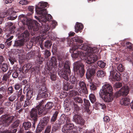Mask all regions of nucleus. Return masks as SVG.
Listing matches in <instances>:
<instances>
[{
    "mask_svg": "<svg viewBox=\"0 0 133 133\" xmlns=\"http://www.w3.org/2000/svg\"><path fill=\"white\" fill-rule=\"evenodd\" d=\"M29 35L28 32L26 30L21 34V37H22V39L26 42L29 40Z\"/></svg>",
    "mask_w": 133,
    "mask_h": 133,
    "instance_id": "obj_21",
    "label": "nucleus"
},
{
    "mask_svg": "<svg viewBox=\"0 0 133 133\" xmlns=\"http://www.w3.org/2000/svg\"><path fill=\"white\" fill-rule=\"evenodd\" d=\"M73 118L74 121L76 123L82 125L84 124V120L81 116L78 115H75L74 116Z\"/></svg>",
    "mask_w": 133,
    "mask_h": 133,
    "instance_id": "obj_15",
    "label": "nucleus"
},
{
    "mask_svg": "<svg viewBox=\"0 0 133 133\" xmlns=\"http://www.w3.org/2000/svg\"><path fill=\"white\" fill-rule=\"evenodd\" d=\"M49 118L48 117H45L43 118L39 123V125L41 126H44L46 125L49 121Z\"/></svg>",
    "mask_w": 133,
    "mask_h": 133,
    "instance_id": "obj_22",
    "label": "nucleus"
},
{
    "mask_svg": "<svg viewBox=\"0 0 133 133\" xmlns=\"http://www.w3.org/2000/svg\"><path fill=\"white\" fill-rule=\"evenodd\" d=\"M113 89L111 85L109 83L105 82L104 83L102 89L100 90L99 94H102L104 93L112 92Z\"/></svg>",
    "mask_w": 133,
    "mask_h": 133,
    "instance_id": "obj_6",
    "label": "nucleus"
},
{
    "mask_svg": "<svg viewBox=\"0 0 133 133\" xmlns=\"http://www.w3.org/2000/svg\"><path fill=\"white\" fill-rule=\"evenodd\" d=\"M34 9V7L32 6H30L28 7V9L31 12L30 14L31 15L33 13Z\"/></svg>",
    "mask_w": 133,
    "mask_h": 133,
    "instance_id": "obj_57",
    "label": "nucleus"
},
{
    "mask_svg": "<svg viewBox=\"0 0 133 133\" xmlns=\"http://www.w3.org/2000/svg\"><path fill=\"white\" fill-rule=\"evenodd\" d=\"M31 124L30 122H25L23 124V127L25 130H28L31 127Z\"/></svg>",
    "mask_w": 133,
    "mask_h": 133,
    "instance_id": "obj_34",
    "label": "nucleus"
},
{
    "mask_svg": "<svg viewBox=\"0 0 133 133\" xmlns=\"http://www.w3.org/2000/svg\"><path fill=\"white\" fill-rule=\"evenodd\" d=\"M87 50V52H85V56L86 63L89 64V67L87 68L86 74V77L89 79L93 76L95 73V70L97 68V65L93 63L97 59V56L94 54L97 51V49L95 47H88Z\"/></svg>",
    "mask_w": 133,
    "mask_h": 133,
    "instance_id": "obj_1",
    "label": "nucleus"
},
{
    "mask_svg": "<svg viewBox=\"0 0 133 133\" xmlns=\"http://www.w3.org/2000/svg\"><path fill=\"white\" fill-rule=\"evenodd\" d=\"M53 103L51 102H48L45 105V108L47 109H50L52 108L53 106Z\"/></svg>",
    "mask_w": 133,
    "mask_h": 133,
    "instance_id": "obj_37",
    "label": "nucleus"
},
{
    "mask_svg": "<svg viewBox=\"0 0 133 133\" xmlns=\"http://www.w3.org/2000/svg\"><path fill=\"white\" fill-rule=\"evenodd\" d=\"M25 42L23 39L21 38V39H18L15 41L14 46H18L23 45Z\"/></svg>",
    "mask_w": 133,
    "mask_h": 133,
    "instance_id": "obj_26",
    "label": "nucleus"
},
{
    "mask_svg": "<svg viewBox=\"0 0 133 133\" xmlns=\"http://www.w3.org/2000/svg\"><path fill=\"white\" fill-rule=\"evenodd\" d=\"M41 15L39 17L37 16H35V18L37 19L39 22L42 25L43 29L44 30L41 32L39 36L36 37V40L37 41H43L46 39L48 36V31L50 29V27L48 23H46L47 21H49L52 19V16L50 14L44 15L42 14H38Z\"/></svg>",
    "mask_w": 133,
    "mask_h": 133,
    "instance_id": "obj_2",
    "label": "nucleus"
},
{
    "mask_svg": "<svg viewBox=\"0 0 133 133\" xmlns=\"http://www.w3.org/2000/svg\"><path fill=\"white\" fill-rule=\"evenodd\" d=\"M15 7H12L11 9H10L7 13L6 12H2L0 14V24L2 23V18L5 17L7 14L10 15V17H8V19L10 20H14L17 18V16L15 15V13L18 12L16 10Z\"/></svg>",
    "mask_w": 133,
    "mask_h": 133,
    "instance_id": "obj_3",
    "label": "nucleus"
},
{
    "mask_svg": "<svg viewBox=\"0 0 133 133\" xmlns=\"http://www.w3.org/2000/svg\"><path fill=\"white\" fill-rule=\"evenodd\" d=\"M19 18L23 24H27V21H28V19L27 17L25 16L24 15H20L19 16Z\"/></svg>",
    "mask_w": 133,
    "mask_h": 133,
    "instance_id": "obj_28",
    "label": "nucleus"
},
{
    "mask_svg": "<svg viewBox=\"0 0 133 133\" xmlns=\"http://www.w3.org/2000/svg\"><path fill=\"white\" fill-rule=\"evenodd\" d=\"M71 40L73 42L79 43H83V41L81 37L78 36H76L75 37L72 38Z\"/></svg>",
    "mask_w": 133,
    "mask_h": 133,
    "instance_id": "obj_29",
    "label": "nucleus"
},
{
    "mask_svg": "<svg viewBox=\"0 0 133 133\" xmlns=\"http://www.w3.org/2000/svg\"><path fill=\"white\" fill-rule=\"evenodd\" d=\"M90 89L92 90H95L96 89V87L95 85L93 83H90Z\"/></svg>",
    "mask_w": 133,
    "mask_h": 133,
    "instance_id": "obj_54",
    "label": "nucleus"
},
{
    "mask_svg": "<svg viewBox=\"0 0 133 133\" xmlns=\"http://www.w3.org/2000/svg\"><path fill=\"white\" fill-rule=\"evenodd\" d=\"M74 70L78 75L82 77L85 73L84 65L81 61H78L74 63Z\"/></svg>",
    "mask_w": 133,
    "mask_h": 133,
    "instance_id": "obj_4",
    "label": "nucleus"
},
{
    "mask_svg": "<svg viewBox=\"0 0 133 133\" xmlns=\"http://www.w3.org/2000/svg\"><path fill=\"white\" fill-rule=\"evenodd\" d=\"M65 120V116L64 114H62L60 117V121L62 123H64Z\"/></svg>",
    "mask_w": 133,
    "mask_h": 133,
    "instance_id": "obj_50",
    "label": "nucleus"
},
{
    "mask_svg": "<svg viewBox=\"0 0 133 133\" xmlns=\"http://www.w3.org/2000/svg\"><path fill=\"white\" fill-rule=\"evenodd\" d=\"M126 45L127 48L131 49L132 47V44L129 42H127Z\"/></svg>",
    "mask_w": 133,
    "mask_h": 133,
    "instance_id": "obj_61",
    "label": "nucleus"
},
{
    "mask_svg": "<svg viewBox=\"0 0 133 133\" xmlns=\"http://www.w3.org/2000/svg\"><path fill=\"white\" fill-rule=\"evenodd\" d=\"M48 6V3L46 2L42 1L39 2L38 6L36 8V12L37 14H48L46 9L44 8L45 7H47Z\"/></svg>",
    "mask_w": 133,
    "mask_h": 133,
    "instance_id": "obj_5",
    "label": "nucleus"
},
{
    "mask_svg": "<svg viewBox=\"0 0 133 133\" xmlns=\"http://www.w3.org/2000/svg\"><path fill=\"white\" fill-rule=\"evenodd\" d=\"M130 103V99L128 97L122 98L120 101V103L121 105H128Z\"/></svg>",
    "mask_w": 133,
    "mask_h": 133,
    "instance_id": "obj_23",
    "label": "nucleus"
},
{
    "mask_svg": "<svg viewBox=\"0 0 133 133\" xmlns=\"http://www.w3.org/2000/svg\"><path fill=\"white\" fill-rule=\"evenodd\" d=\"M28 3V2L26 0H21L19 2V4L22 5L27 4Z\"/></svg>",
    "mask_w": 133,
    "mask_h": 133,
    "instance_id": "obj_51",
    "label": "nucleus"
},
{
    "mask_svg": "<svg viewBox=\"0 0 133 133\" xmlns=\"http://www.w3.org/2000/svg\"><path fill=\"white\" fill-rule=\"evenodd\" d=\"M63 57L62 56H58V61H59V65L60 67L63 66L64 68L66 69L68 73L70 72V69L69 66V62L66 61L64 63L63 59Z\"/></svg>",
    "mask_w": 133,
    "mask_h": 133,
    "instance_id": "obj_9",
    "label": "nucleus"
},
{
    "mask_svg": "<svg viewBox=\"0 0 133 133\" xmlns=\"http://www.w3.org/2000/svg\"><path fill=\"white\" fill-rule=\"evenodd\" d=\"M74 100L76 102L79 103H82L83 102V100L81 98L78 97H75Z\"/></svg>",
    "mask_w": 133,
    "mask_h": 133,
    "instance_id": "obj_43",
    "label": "nucleus"
},
{
    "mask_svg": "<svg viewBox=\"0 0 133 133\" xmlns=\"http://www.w3.org/2000/svg\"><path fill=\"white\" fill-rule=\"evenodd\" d=\"M74 127V125L72 123L66 124L64 125L62 129V130L63 132L68 133H74V131L72 129ZM75 132V133H76Z\"/></svg>",
    "mask_w": 133,
    "mask_h": 133,
    "instance_id": "obj_12",
    "label": "nucleus"
},
{
    "mask_svg": "<svg viewBox=\"0 0 133 133\" xmlns=\"http://www.w3.org/2000/svg\"><path fill=\"white\" fill-rule=\"evenodd\" d=\"M37 108L38 109V114L39 115L41 114L43 111V109L42 108V107H41V106L39 105L37 106Z\"/></svg>",
    "mask_w": 133,
    "mask_h": 133,
    "instance_id": "obj_46",
    "label": "nucleus"
},
{
    "mask_svg": "<svg viewBox=\"0 0 133 133\" xmlns=\"http://www.w3.org/2000/svg\"><path fill=\"white\" fill-rule=\"evenodd\" d=\"M117 69L119 71L122 72L124 70V68L122 64H120L118 66Z\"/></svg>",
    "mask_w": 133,
    "mask_h": 133,
    "instance_id": "obj_42",
    "label": "nucleus"
},
{
    "mask_svg": "<svg viewBox=\"0 0 133 133\" xmlns=\"http://www.w3.org/2000/svg\"><path fill=\"white\" fill-rule=\"evenodd\" d=\"M31 22L32 24L30 26L32 28L34 31H38L39 28L40 24L35 20L32 21Z\"/></svg>",
    "mask_w": 133,
    "mask_h": 133,
    "instance_id": "obj_20",
    "label": "nucleus"
},
{
    "mask_svg": "<svg viewBox=\"0 0 133 133\" xmlns=\"http://www.w3.org/2000/svg\"><path fill=\"white\" fill-rule=\"evenodd\" d=\"M89 98L91 102L94 103L96 101V98L94 95L92 94H90L89 96Z\"/></svg>",
    "mask_w": 133,
    "mask_h": 133,
    "instance_id": "obj_36",
    "label": "nucleus"
},
{
    "mask_svg": "<svg viewBox=\"0 0 133 133\" xmlns=\"http://www.w3.org/2000/svg\"><path fill=\"white\" fill-rule=\"evenodd\" d=\"M88 47H91L90 46H87L86 45H84L83 44H81V45H78V48L84 50V52H83L84 53L87 52V49L88 48Z\"/></svg>",
    "mask_w": 133,
    "mask_h": 133,
    "instance_id": "obj_31",
    "label": "nucleus"
},
{
    "mask_svg": "<svg viewBox=\"0 0 133 133\" xmlns=\"http://www.w3.org/2000/svg\"><path fill=\"white\" fill-rule=\"evenodd\" d=\"M96 105L98 107H101L102 109H104L105 107V104L103 103L101 104L98 103H96Z\"/></svg>",
    "mask_w": 133,
    "mask_h": 133,
    "instance_id": "obj_47",
    "label": "nucleus"
},
{
    "mask_svg": "<svg viewBox=\"0 0 133 133\" xmlns=\"http://www.w3.org/2000/svg\"><path fill=\"white\" fill-rule=\"evenodd\" d=\"M78 49V46L77 45H73L72 46V48L71 50V49H70V52H71V51H74L75 50L77 49Z\"/></svg>",
    "mask_w": 133,
    "mask_h": 133,
    "instance_id": "obj_62",
    "label": "nucleus"
},
{
    "mask_svg": "<svg viewBox=\"0 0 133 133\" xmlns=\"http://www.w3.org/2000/svg\"><path fill=\"white\" fill-rule=\"evenodd\" d=\"M21 87V85L19 83H17L15 84L14 88L16 90H18Z\"/></svg>",
    "mask_w": 133,
    "mask_h": 133,
    "instance_id": "obj_59",
    "label": "nucleus"
},
{
    "mask_svg": "<svg viewBox=\"0 0 133 133\" xmlns=\"http://www.w3.org/2000/svg\"><path fill=\"white\" fill-rule=\"evenodd\" d=\"M83 25L81 23H77L75 26V31L77 33L83 29Z\"/></svg>",
    "mask_w": 133,
    "mask_h": 133,
    "instance_id": "obj_24",
    "label": "nucleus"
},
{
    "mask_svg": "<svg viewBox=\"0 0 133 133\" xmlns=\"http://www.w3.org/2000/svg\"><path fill=\"white\" fill-rule=\"evenodd\" d=\"M50 78L51 80L53 81L55 80L56 78V73L54 72L50 76Z\"/></svg>",
    "mask_w": 133,
    "mask_h": 133,
    "instance_id": "obj_55",
    "label": "nucleus"
},
{
    "mask_svg": "<svg viewBox=\"0 0 133 133\" xmlns=\"http://www.w3.org/2000/svg\"><path fill=\"white\" fill-rule=\"evenodd\" d=\"M57 62V59L55 57H53L51 58L50 63H50L51 64V66H53L54 65V68H55V67H56V66Z\"/></svg>",
    "mask_w": 133,
    "mask_h": 133,
    "instance_id": "obj_32",
    "label": "nucleus"
},
{
    "mask_svg": "<svg viewBox=\"0 0 133 133\" xmlns=\"http://www.w3.org/2000/svg\"><path fill=\"white\" fill-rule=\"evenodd\" d=\"M71 56L72 58H76L79 56L80 58L82 57L83 56H85V52L79 51L72 52Z\"/></svg>",
    "mask_w": 133,
    "mask_h": 133,
    "instance_id": "obj_18",
    "label": "nucleus"
},
{
    "mask_svg": "<svg viewBox=\"0 0 133 133\" xmlns=\"http://www.w3.org/2000/svg\"><path fill=\"white\" fill-rule=\"evenodd\" d=\"M109 78L112 81H119L121 79L120 74L116 70H113L110 72Z\"/></svg>",
    "mask_w": 133,
    "mask_h": 133,
    "instance_id": "obj_11",
    "label": "nucleus"
},
{
    "mask_svg": "<svg viewBox=\"0 0 133 133\" xmlns=\"http://www.w3.org/2000/svg\"><path fill=\"white\" fill-rule=\"evenodd\" d=\"M58 114V112L56 111L52 117L51 120V122H54L56 120Z\"/></svg>",
    "mask_w": 133,
    "mask_h": 133,
    "instance_id": "obj_39",
    "label": "nucleus"
},
{
    "mask_svg": "<svg viewBox=\"0 0 133 133\" xmlns=\"http://www.w3.org/2000/svg\"><path fill=\"white\" fill-rule=\"evenodd\" d=\"M33 92L32 90H30L28 91L27 92L26 99L25 101L24 104L23 106L24 107H25L31 104L30 100L32 96Z\"/></svg>",
    "mask_w": 133,
    "mask_h": 133,
    "instance_id": "obj_13",
    "label": "nucleus"
},
{
    "mask_svg": "<svg viewBox=\"0 0 133 133\" xmlns=\"http://www.w3.org/2000/svg\"><path fill=\"white\" fill-rule=\"evenodd\" d=\"M52 45L51 42L50 40H48L46 41L44 44V46L46 48L49 49L50 48Z\"/></svg>",
    "mask_w": 133,
    "mask_h": 133,
    "instance_id": "obj_33",
    "label": "nucleus"
},
{
    "mask_svg": "<svg viewBox=\"0 0 133 133\" xmlns=\"http://www.w3.org/2000/svg\"><path fill=\"white\" fill-rule=\"evenodd\" d=\"M78 85L79 87V88L81 91V89L82 92L85 94H87L88 93V91L86 88V85L85 83L83 81H80L78 83Z\"/></svg>",
    "mask_w": 133,
    "mask_h": 133,
    "instance_id": "obj_16",
    "label": "nucleus"
},
{
    "mask_svg": "<svg viewBox=\"0 0 133 133\" xmlns=\"http://www.w3.org/2000/svg\"><path fill=\"white\" fill-rule=\"evenodd\" d=\"M32 66L31 64L30 63L25 65L23 67L22 71H24L25 73L27 72L28 71L30 72L33 71L35 69L32 68H31Z\"/></svg>",
    "mask_w": 133,
    "mask_h": 133,
    "instance_id": "obj_19",
    "label": "nucleus"
},
{
    "mask_svg": "<svg viewBox=\"0 0 133 133\" xmlns=\"http://www.w3.org/2000/svg\"><path fill=\"white\" fill-rule=\"evenodd\" d=\"M64 72L62 71L61 72V71H60V72L58 71V74L60 76L62 77L66 81H68L69 79L67 74H70L71 72L68 73L66 68H64Z\"/></svg>",
    "mask_w": 133,
    "mask_h": 133,
    "instance_id": "obj_17",
    "label": "nucleus"
},
{
    "mask_svg": "<svg viewBox=\"0 0 133 133\" xmlns=\"http://www.w3.org/2000/svg\"><path fill=\"white\" fill-rule=\"evenodd\" d=\"M48 92L46 87L44 86H43L39 90L37 99H39L41 98H45L48 97Z\"/></svg>",
    "mask_w": 133,
    "mask_h": 133,
    "instance_id": "obj_10",
    "label": "nucleus"
},
{
    "mask_svg": "<svg viewBox=\"0 0 133 133\" xmlns=\"http://www.w3.org/2000/svg\"><path fill=\"white\" fill-rule=\"evenodd\" d=\"M57 25V23L55 21L53 20L52 21V23L51 25V28L52 29H54L55 28V26Z\"/></svg>",
    "mask_w": 133,
    "mask_h": 133,
    "instance_id": "obj_56",
    "label": "nucleus"
},
{
    "mask_svg": "<svg viewBox=\"0 0 133 133\" xmlns=\"http://www.w3.org/2000/svg\"><path fill=\"white\" fill-rule=\"evenodd\" d=\"M9 59L12 65H13L14 64V62L16 61V59L15 57H10L9 58Z\"/></svg>",
    "mask_w": 133,
    "mask_h": 133,
    "instance_id": "obj_48",
    "label": "nucleus"
},
{
    "mask_svg": "<svg viewBox=\"0 0 133 133\" xmlns=\"http://www.w3.org/2000/svg\"><path fill=\"white\" fill-rule=\"evenodd\" d=\"M16 94H14L9 98V99L11 101H13L16 99Z\"/></svg>",
    "mask_w": 133,
    "mask_h": 133,
    "instance_id": "obj_49",
    "label": "nucleus"
},
{
    "mask_svg": "<svg viewBox=\"0 0 133 133\" xmlns=\"http://www.w3.org/2000/svg\"><path fill=\"white\" fill-rule=\"evenodd\" d=\"M84 104L81 105L82 108H89L90 105V103L89 101L85 98L84 99Z\"/></svg>",
    "mask_w": 133,
    "mask_h": 133,
    "instance_id": "obj_27",
    "label": "nucleus"
},
{
    "mask_svg": "<svg viewBox=\"0 0 133 133\" xmlns=\"http://www.w3.org/2000/svg\"><path fill=\"white\" fill-rule=\"evenodd\" d=\"M99 94L103 100L106 102H110L113 100L114 96L112 92L104 93L103 94Z\"/></svg>",
    "mask_w": 133,
    "mask_h": 133,
    "instance_id": "obj_7",
    "label": "nucleus"
},
{
    "mask_svg": "<svg viewBox=\"0 0 133 133\" xmlns=\"http://www.w3.org/2000/svg\"><path fill=\"white\" fill-rule=\"evenodd\" d=\"M44 55L45 58H47L50 55V52L48 50H46L44 52Z\"/></svg>",
    "mask_w": 133,
    "mask_h": 133,
    "instance_id": "obj_53",
    "label": "nucleus"
},
{
    "mask_svg": "<svg viewBox=\"0 0 133 133\" xmlns=\"http://www.w3.org/2000/svg\"><path fill=\"white\" fill-rule=\"evenodd\" d=\"M105 72L102 70H99L97 72V76L98 77L102 78L105 75Z\"/></svg>",
    "mask_w": 133,
    "mask_h": 133,
    "instance_id": "obj_30",
    "label": "nucleus"
},
{
    "mask_svg": "<svg viewBox=\"0 0 133 133\" xmlns=\"http://www.w3.org/2000/svg\"><path fill=\"white\" fill-rule=\"evenodd\" d=\"M43 60V58L41 57V56L39 55L37 57L36 61L39 64H41Z\"/></svg>",
    "mask_w": 133,
    "mask_h": 133,
    "instance_id": "obj_41",
    "label": "nucleus"
},
{
    "mask_svg": "<svg viewBox=\"0 0 133 133\" xmlns=\"http://www.w3.org/2000/svg\"><path fill=\"white\" fill-rule=\"evenodd\" d=\"M18 76V73L16 71L14 72L12 74V77L14 78H17Z\"/></svg>",
    "mask_w": 133,
    "mask_h": 133,
    "instance_id": "obj_60",
    "label": "nucleus"
},
{
    "mask_svg": "<svg viewBox=\"0 0 133 133\" xmlns=\"http://www.w3.org/2000/svg\"><path fill=\"white\" fill-rule=\"evenodd\" d=\"M97 64L100 67L103 68L105 66L106 63L102 61H100L98 62Z\"/></svg>",
    "mask_w": 133,
    "mask_h": 133,
    "instance_id": "obj_40",
    "label": "nucleus"
},
{
    "mask_svg": "<svg viewBox=\"0 0 133 133\" xmlns=\"http://www.w3.org/2000/svg\"><path fill=\"white\" fill-rule=\"evenodd\" d=\"M122 86V83H121L118 82L116 83L114 85V88H119Z\"/></svg>",
    "mask_w": 133,
    "mask_h": 133,
    "instance_id": "obj_52",
    "label": "nucleus"
},
{
    "mask_svg": "<svg viewBox=\"0 0 133 133\" xmlns=\"http://www.w3.org/2000/svg\"><path fill=\"white\" fill-rule=\"evenodd\" d=\"M51 128L50 126L48 127L45 130L44 133H49L50 131Z\"/></svg>",
    "mask_w": 133,
    "mask_h": 133,
    "instance_id": "obj_63",
    "label": "nucleus"
},
{
    "mask_svg": "<svg viewBox=\"0 0 133 133\" xmlns=\"http://www.w3.org/2000/svg\"><path fill=\"white\" fill-rule=\"evenodd\" d=\"M14 118L15 117L13 116H9L6 115H4L2 116L0 121L3 122V123L4 125L7 126Z\"/></svg>",
    "mask_w": 133,
    "mask_h": 133,
    "instance_id": "obj_8",
    "label": "nucleus"
},
{
    "mask_svg": "<svg viewBox=\"0 0 133 133\" xmlns=\"http://www.w3.org/2000/svg\"><path fill=\"white\" fill-rule=\"evenodd\" d=\"M17 52L18 53V55L19 58L22 60L24 59L25 58V52L23 49L18 50Z\"/></svg>",
    "mask_w": 133,
    "mask_h": 133,
    "instance_id": "obj_25",
    "label": "nucleus"
},
{
    "mask_svg": "<svg viewBox=\"0 0 133 133\" xmlns=\"http://www.w3.org/2000/svg\"><path fill=\"white\" fill-rule=\"evenodd\" d=\"M35 52L33 51H31L28 53L26 55V57L27 58H30L32 57L35 54Z\"/></svg>",
    "mask_w": 133,
    "mask_h": 133,
    "instance_id": "obj_38",
    "label": "nucleus"
},
{
    "mask_svg": "<svg viewBox=\"0 0 133 133\" xmlns=\"http://www.w3.org/2000/svg\"><path fill=\"white\" fill-rule=\"evenodd\" d=\"M11 70H10L8 72V74L4 75L2 78L3 81H6L7 80L9 77V75L11 74Z\"/></svg>",
    "mask_w": 133,
    "mask_h": 133,
    "instance_id": "obj_35",
    "label": "nucleus"
},
{
    "mask_svg": "<svg viewBox=\"0 0 133 133\" xmlns=\"http://www.w3.org/2000/svg\"><path fill=\"white\" fill-rule=\"evenodd\" d=\"M8 69L7 65L5 63H3L2 66V70L3 72H5Z\"/></svg>",
    "mask_w": 133,
    "mask_h": 133,
    "instance_id": "obj_45",
    "label": "nucleus"
},
{
    "mask_svg": "<svg viewBox=\"0 0 133 133\" xmlns=\"http://www.w3.org/2000/svg\"><path fill=\"white\" fill-rule=\"evenodd\" d=\"M13 88L12 86H10L8 88V91H9V92L10 93H12L13 92Z\"/></svg>",
    "mask_w": 133,
    "mask_h": 133,
    "instance_id": "obj_64",
    "label": "nucleus"
},
{
    "mask_svg": "<svg viewBox=\"0 0 133 133\" xmlns=\"http://www.w3.org/2000/svg\"><path fill=\"white\" fill-rule=\"evenodd\" d=\"M19 123V121H15V122L12 124V127L14 128L17 127Z\"/></svg>",
    "mask_w": 133,
    "mask_h": 133,
    "instance_id": "obj_58",
    "label": "nucleus"
},
{
    "mask_svg": "<svg viewBox=\"0 0 133 133\" xmlns=\"http://www.w3.org/2000/svg\"><path fill=\"white\" fill-rule=\"evenodd\" d=\"M37 109L33 108L30 112V117L31 119L33 120V124H35L37 119Z\"/></svg>",
    "mask_w": 133,
    "mask_h": 133,
    "instance_id": "obj_14",
    "label": "nucleus"
},
{
    "mask_svg": "<svg viewBox=\"0 0 133 133\" xmlns=\"http://www.w3.org/2000/svg\"><path fill=\"white\" fill-rule=\"evenodd\" d=\"M70 81L72 84H75L77 83V79L75 77L73 76L70 78Z\"/></svg>",
    "mask_w": 133,
    "mask_h": 133,
    "instance_id": "obj_44",
    "label": "nucleus"
}]
</instances>
